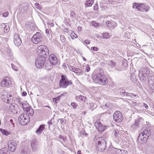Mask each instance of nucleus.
Instances as JSON below:
<instances>
[{
  "mask_svg": "<svg viewBox=\"0 0 154 154\" xmlns=\"http://www.w3.org/2000/svg\"><path fill=\"white\" fill-rule=\"evenodd\" d=\"M17 106V104L13 103H11L10 105V107L12 111H13V110H15V108Z\"/></svg>",
  "mask_w": 154,
  "mask_h": 154,
  "instance_id": "34",
  "label": "nucleus"
},
{
  "mask_svg": "<svg viewBox=\"0 0 154 154\" xmlns=\"http://www.w3.org/2000/svg\"><path fill=\"white\" fill-rule=\"evenodd\" d=\"M149 137V135H139L137 140L139 141L140 140L143 142L146 141Z\"/></svg>",
  "mask_w": 154,
  "mask_h": 154,
  "instance_id": "23",
  "label": "nucleus"
},
{
  "mask_svg": "<svg viewBox=\"0 0 154 154\" xmlns=\"http://www.w3.org/2000/svg\"><path fill=\"white\" fill-rule=\"evenodd\" d=\"M60 39L62 42H64L65 41V38L64 35L60 36Z\"/></svg>",
  "mask_w": 154,
  "mask_h": 154,
  "instance_id": "57",
  "label": "nucleus"
},
{
  "mask_svg": "<svg viewBox=\"0 0 154 154\" xmlns=\"http://www.w3.org/2000/svg\"><path fill=\"white\" fill-rule=\"evenodd\" d=\"M90 70V67L88 65H87L86 68V70L87 72H88Z\"/></svg>",
  "mask_w": 154,
  "mask_h": 154,
  "instance_id": "60",
  "label": "nucleus"
},
{
  "mask_svg": "<svg viewBox=\"0 0 154 154\" xmlns=\"http://www.w3.org/2000/svg\"><path fill=\"white\" fill-rule=\"evenodd\" d=\"M127 96L128 97L130 98L131 97L133 99H137V96L135 94L129 93L127 94Z\"/></svg>",
  "mask_w": 154,
  "mask_h": 154,
  "instance_id": "33",
  "label": "nucleus"
},
{
  "mask_svg": "<svg viewBox=\"0 0 154 154\" xmlns=\"http://www.w3.org/2000/svg\"><path fill=\"white\" fill-rule=\"evenodd\" d=\"M70 37L72 39L74 38H76L77 37V36L76 35L74 32H72L70 34Z\"/></svg>",
  "mask_w": 154,
  "mask_h": 154,
  "instance_id": "39",
  "label": "nucleus"
},
{
  "mask_svg": "<svg viewBox=\"0 0 154 154\" xmlns=\"http://www.w3.org/2000/svg\"><path fill=\"white\" fill-rule=\"evenodd\" d=\"M45 32L48 36H51V32L49 29H46L45 30Z\"/></svg>",
  "mask_w": 154,
  "mask_h": 154,
  "instance_id": "45",
  "label": "nucleus"
},
{
  "mask_svg": "<svg viewBox=\"0 0 154 154\" xmlns=\"http://www.w3.org/2000/svg\"><path fill=\"white\" fill-rule=\"evenodd\" d=\"M72 84V81L69 79L66 75H62L61 79L59 83V86L60 88H66L68 86Z\"/></svg>",
  "mask_w": 154,
  "mask_h": 154,
  "instance_id": "2",
  "label": "nucleus"
},
{
  "mask_svg": "<svg viewBox=\"0 0 154 154\" xmlns=\"http://www.w3.org/2000/svg\"><path fill=\"white\" fill-rule=\"evenodd\" d=\"M120 151L122 152L121 154H127L128 153V151L125 150H120Z\"/></svg>",
  "mask_w": 154,
  "mask_h": 154,
  "instance_id": "52",
  "label": "nucleus"
},
{
  "mask_svg": "<svg viewBox=\"0 0 154 154\" xmlns=\"http://www.w3.org/2000/svg\"><path fill=\"white\" fill-rule=\"evenodd\" d=\"M49 60L50 63L53 65L56 64L58 62L57 58L54 54L50 55L49 57Z\"/></svg>",
  "mask_w": 154,
  "mask_h": 154,
  "instance_id": "15",
  "label": "nucleus"
},
{
  "mask_svg": "<svg viewBox=\"0 0 154 154\" xmlns=\"http://www.w3.org/2000/svg\"><path fill=\"white\" fill-rule=\"evenodd\" d=\"M7 54L9 56H11L12 53L11 51L9 48H8L7 50Z\"/></svg>",
  "mask_w": 154,
  "mask_h": 154,
  "instance_id": "42",
  "label": "nucleus"
},
{
  "mask_svg": "<svg viewBox=\"0 0 154 154\" xmlns=\"http://www.w3.org/2000/svg\"><path fill=\"white\" fill-rule=\"evenodd\" d=\"M114 131V135H116V134H118L119 135H120L121 134H124V133L125 132L124 131H119L117 130H115Z\"/></svg>",
  "mask_w": 154,
  "mask_h": 154,
  "instance_id": "38",
  "label": "nucleus"
},
{
  "mask_svg": "<svg viewBox=\"0 0 154 154\" xmlns=\"http://www.w3.org/2000/svg\"><path fill=\"white\" fill-rule=\"evenodd\" d=\"M60 99V97H57L56 98H55L53 99L54 102L57 103L58 100H59Z\"/></svg>",
  "mask_w": 154,
  "mask_h": 154,
  "instance_id": "51",
  "label": "nucleus"
},
{
  "mask_svg": "<svg viewBox=\"0 0 154 154\" xmlns=\"http://www.w3.org/2000/svg\"><path fill=\"white\" fill-rule=\"evenodd\" d=\"M42 37L39 32H37L32 37L31 40L32 42L35 44H37L40 42L42 40Z\"/></svg>",
  "mask_w": 154,
  "mask_h": 154,
  "instance_id": "9",
  "label": "nucleus"
},
{
  "mask_svg": "<svg viewBox=\"0 0 154 154\" xmlns=\"http://www.w3.org/2000/svg\"><path fill=\"white\" fill-rule=\"evenodd\" d=\"M20 8H19V10L22 13H23L25 12L27 9V6L26 5L24 4L22 6H20Z\"/></svg>",
  "mask_w": 154,
  "mask_h": 154,
  "instance_id": "26",
  "label": "nucleus"
},
{
  "mask_svg": "<svg viewBox=\"0 0 154 154\" xmlns=\"http://www.w3.org/2000/svg\"><path fill=\"white\" fill-rule=\"evenodd\" d=\"M14 42L15 45L17 46L20 45L22 43V41L17 34H15L14 35Z\"/></svg>",
  "mask_w": 154,
  "mask_h": 154,
  "instance_id": "16",
  "label": "nucleus"
},
{
  "mask_svg": "<svg viewBox=\"0 0 154 154\" xmlns=\"http://www.w3.org/2000/svg\"><path fill=\"white\" fill-rule=\"evenodd\" d=\"M138 104V103H136V102L133 101L132 102V104L133 106H137V104Z\"/></svg>",
  "mask_w": 154,
  "mask_h": 154,
  "instance_id": "63",
  "label": "nucleus"
},
{
  "mask_svg": "<svg viewBox=\"0 0 154 154\" xmlns=\"http://www.w3.org/2000/svg\"><path fill=\"white\" fill-rule=\"evenodd\" d=\"M61 124H64L66 123V120L64 119H60Z\"/></svg>",
  "mask_w": 154,
  "mask_h": 154,
  "instance_id": "53",
  "label": "nucleus"
},
{
  "mask_svg": "<svg viewBox=\"0 0 154 154\" xmlns=\"http://www.w3.org/2000/svg\"><path fill=\"white\" fill-rule=\"evenodd\" d=\"M106 23L107 26L110 29H113L117 25V24L115 21H112V20L107 21Z\"/></svg>",
  "mask_w": 154,
  "mask_h": 154,
  "instance_id": "19",
  "label": "nucleus"
},
{
  "mask_svg": "<svg viewBox=\"0 0 154 154\" xmlns=\"http://www.w3.org/2000/svg\"><path fill=\"white\" fill-rule=\"evenodd\" d=\"M31 146L33 151H36L38 147V144H37L36 140L35 139H33L31 141Z\"/></svg>",
  "mask_w": 154,
  "mask_h": 154,
  "instance_id": "18",
  "label": "nucleus"
},
{
  "mask_svg": "<svg viewBox=\"0 0 154 154\" xmlns=\"http://www.w3.org/2000/svg\"><path fill=\"white\" fill-rule=\"evenodd\" d=\"M45 110H48V111H50L51 110V108L48 106H47L45 107Z\"/></svg>",
  "mask_w": 154,
  "mask_h": 154,
  "instance_id": "59",
  "label": "nucleus"
},
{
  "mask_svg": "<svg viewBox=\"0 0 154 154\" xmlns=\"http://www.w3.org/2000/svg\"><path fill=\"white\" fill-rule=\"evenodd\" d=\"M45 58V57H38L35 64L36 66L38 68H42L44 64Z\"/></svg>",
  "mask_w": 154,
  "mask_h": 154,
  "instance_id": "7",
  "label": "nucleus"
},
{
  "mask_svg": "<svg viewBox=\"0 0 154 154\" xmlns=\"http://www.w3.org/2000/svg\"><path fill=\"white\" fill-rule=\"evenodd\" d=\"M139 127V126L137 125L135 123H134L131 126V130L132 131H135Z\"/></svg>",
  "mask_w": 154,
  "mask_h": 154,
  "instance_id": "27",
  "label": "nucleus"
},
{
  "mask_svg": "<svg viewBox=\"0 0 154 154\" xmlns=\"http://www.w3.org/2000/svg\"><path fill=\"white\" fill-rule=\"evenodd\" d=\"M31 109H32V107H31L30 106H26L25 109L24 110V111H26V112H29V111H30L31 110Z\"/></svg>",
  "mask_w": 154,
  "mask_h": 154,
  "instance_id": "43",
  "label": "nucleus"
},
{
  "mask_svg": "<svg viewBox=\"0 0 154 154\" xmlns=\"http://www.w3.org/2000/svg\"><path fill=\"white\" fill-rule=\"evenodd\" d=\"M92 24L94 25L95 27H97L98 25V24L95 21H93L92 23Z\"/></svg>",
  "mask_w": 154,
  "mask_h": 154,
  "instance_id": "61",
  "label": "nucleus"
},
{
  "mask_svg": "<svg viewBox=\"0 0 154 154\" xmlns=\"http://www.w3.org/2000/svg\"><path fill=\"white\" fill-rule=\"evenodd\" d=\"M8 14L9 13L8 11H7L2 14V17H7L8 16Z\"/></svg>",
  "mask_w": 154,
  "mask_h": 154,
  "instance_id": "46",
  "label": "nucleus"
},
{
  "mask_svg": "<svg viewBox=\"0 0 154 154\" xmlns=\"http://www.w3.org/2000/svg\"><path fill=\"white\" fill-rule=\"evenodd\" d=\"M3 99L4 101L7 103H10L13 102V97L11 94H8L6 97Z\"/></svg>",
  "mask_w": 154,
  "mask_h": 154,
  "instance_id": "21",
  "label": "nucleus"
},
{
  "mask_svg": "<svg viewBox=\"0 0 154 154\" xmlns=\"http://www.w3.org/2000/svg\"><path fill=\"white\" fill-rule=\"evenodd\" d=\"M91 49L93 51H98L99 50L98 48L95 47H92L91 48Z\"/></svg>",
  "mask_w": 154,
  "mask_h": 154,
  "instance_id": "55",
  "label": "nucleus"
},
{
  "mask_svg": "<svg viewBox=\"0 0 154 154\" xmlns=\"http://www.w3.org/2000/svg\"><path fill=\"white\" fill-rule=\"evenodd\" d=\"M149 8L150 7L149 5H146L143 3L139 5L138 10L143 12H146L149 10Z\"/></svg>",
  "mask_w": 154,
  "mask_h": 154,
  "instance_id": "12",
  "label": "nucleus"
},
{
  "mask_svg": "<svg viewBox=\"0 0 154 154\" xmlns=\"http://www.w3.org/2000/svg\"><path fill=\"white\" fill-rule=\"evenodd\" d=\"M70 17H71L73 18H75V13L73 12L72 11L71 12L70 14Z\"/></svg>",
  "mask_w": 154,
  "mask_h": 154,
  "instance_id": "50",
  "label": "nucleus"
},
{
  "mask_svg": "<svg viewBox=\"0 0 154 154\" xmlns=\"http://www.w3.org/2000/svg\"><path fill=\"white\" fill-rule=\"evenodd\" d=\"M70 70L74 72L75 73L77 74L78 75H82L83 74L82 71L81 69L76 68L74 67H72L70 68Z\"/></svg>",
  "mask_w": 154,
  "mask_h": 154,
  "instance_id": "22",
  "label": "nucleus"
},
{
  "mask_svg": "<svg viewBox=\"0 0 154 154\" xmlns=\"http://www.w3.org/2000/svg\"><path fill=\"white\" fill-rule=\"evenodd\" d=\"M79 98L80 100H82L83 101H85L86 99L85 97L82 95H80Z\"/></svg>",
  "mask_w": 154,
  "mask_h": 154,
  "instance_id": "49",
  "label": "nucleus"
},
{
  "mask_svg": "<svg viewBox=\"0 0 154 154\" xmlns=\"http://www.w3.org/2000/svg\"><path fill=\"white\" fill-rule=\"evenodd\" d=\"M148 82L149 88L152 90H154V75L149 77Z\"/></svg>",
  "mask_w": 154,
  "mask_h": 154,
  "instance_id": "17",
  "label": "nucleus"
},
{
  "mask_svg": "<svg viewBox=\"0 0 154 154\" xmlns=\"http://www.w3.org/2000/svg\"><path fill=\"white\" fill-rule=\"evenodd\" d=\"M22 106L23 107V109H24L27 106V105H28L27 104L25 103H22Z\"/></svg>",
  "mask_w": 154,
  "mask_h": 154,
  "instance_id": "56",
  "label": "nucleus"
},
{
  "mask_svg": "<svg viewBox=\"0 0 154 154\" xmlns=\"http://www.w3.org/2000/svg\"><path fill=\"white\" fill-rule=\"evenodd\" d=\"M109 65L112 68H113L116 65V63L113 60H110L108 63Z\"/></svg>",
  "mask_w": 154,
  "mask_h": 154,
  "instance_id": "35",
  "label": "nucleus"
},
{
  "mask_svg": "<svg viewBox=\"0 0 154 154\" xmlns=\"http://www.w3.org/2000/svg\"><path fill=\"white\" fill-rule=\"evenodd\" d=\"M44 129V125H40L36 131L35 132L37 134H41Z\"/></svg>",
  "mask_w": 154,
  "mask_h": 154,
  "instance_id": "24",
  "label": "nucleus"
},
{
  "mask_svg": "<svg viewBox=\"0 0 154 154\" xmlns=\"http://www.w3.org/2000/svg\"><path fill=\"white\" fill-rule=\"evenodd\" d=\"M103 38H108L111 36L108 33H103L102 34Z\"/></svg>",
  "mask_w": 154,
  "mask_h": 154,
  "instance_id": "37",
  "label": "nucleus"
},
{
  "mask_svg": "<svg viewBox=\"0 0 154 154\" xmlns=\"http://www.w3.org/2000/svg\"><path fill=\"white\" fill-rule=\"evenodd\" d=\"M94 125L97 129L99 132L103 131L105 129V127L99 121H96Z\"/></svg>",
  "mask_w": 154,
  "mask_h": 154,
  "instance_id": "13",
  "label": "nucleus"
},
{
  "mask_svg": "<svg viewBox=\"0 0 154 154\" xmlns=\"http://www.w3.org/2000/svg\"><path fill=\"white\" fill-rule=\"evenodd\" d=\"M37 52L38 55V57H46L49 55V50L45 45H40L37 49Z\"/></svg>",
  "mask_w": 154,
  "mask_h": 154,
  "instance_id": "3",
  "label": "nucleus"
},
{
  "mask_svg": "<svg viewBox=\"0 0 154 154\" xmlns=\"http://www.w3.org/2000/svg\"><path fill=\"white\" fill-rule=\"evenodd\" d=\"M11 67L15 71H17L18 70L17 67L13 64H11Z\"/></svg>",
  "mask_w": 154,
  "mask_h": 154,
  "instance_id": "47",
  "label": "nucleus"
},
{
  "mask_svg": "<svg viewBox=\"0 0 154 154\" xmlns=\"http://www.w3.org/2000/svg\"><path fill=\"white\" fill-rule=\"evenodd\" d=\"M8 147L10 151L14 152L17 148V144L14 140H11L8 142Z\"/></svg>",
  "mask_w": 154,
  "mask_h": 154,
  "instance_id": "11",
  "label": "nucleus"
},
{
  "mask_svg": "<svg viewBox=\"0 0 154 154\" xmlns=\"http://www.w3.org/2000/svg\"><path fill=\"white\" fill-rule=\"evenodd\" d=\"M4 32L6 33H8L9 30V27H7L6 26L4 28Z\"/></svg>",
  "mask_w": 154,
  "mask_h": 154,
  "instance_id": "48",
  "label": "nucleus"
},
{
  "mask_svg": "<svg viewBox=\"0 0 154 154\" xmlns=\"http://www.w3.org/2000/svg\"><path fill=\"white\" fill-rule=\"evenodd\" d=\"M53 118H52V119L51 120H48V124L49 125V126L50 125H51L52 124V123H51V121H52V119H53Z\"/></svg>",
  "mask_w": 154,
  "mask_h": 154,
  "instance_id": "64",
  "label": "nucleus"
},
{
  "mask_svg": "<svg viewBox=\"0 0 154 154\" xmlns=\"http://www.w3.org/2000/svg\"><path fill=\"white\" fill-rule=\"evenodd\" d=\"M0 131L3 135H9L12 134L11 131L2 128H0Z\"/></svg>",
  "mask_w": 154,
  "mask_h": 154,
  "instance_id": "25",
  "label": "nucleus"
},
{
  "mask_svg": "<svg viewBox=\"0 0 154 154\" xmlns=\"http://www.w3.org/2000/svg\"><path fill=\"white\" fill-rule=\"evenodd\" d=\"M1 95L2 96V98L4 99L5 97H6L8 95V93L5 91L2 90L1 91Z\"/></svg>",
  "mask_w": 154,
  "mask_h": 154,
  "instance_id": "29",
  "label": "nucleus"
},
{
  "mask_svg": "<svg viewBox=\"0 0 154 154\" xmlns=\"http://www.w3.org/2000/svg\"><path fill=\"white\" fill-rule=\"evenodd\" d=\"M151 134L150 128L148 129L147 127H145L142 128L139 135H151Z\"/></svg>",
  "mask_w": 154,
  "mask_h": 154,
  "instance_id": "14",
  "label": "nucleus"
},
{
  "mask_svg": "<svg viewBox=\"0 0 154 154\" xmlns=\"http://www.w3.org/2000/svg\"><path fill=\"white\" fill-rule=\"evenodd\" d=\"M0 154H9V152L7 150V148L4 147L0 150Z\"/></svg>",
  "mask_w": 154,
  "mask_h": 154,
  "instance_id": "28",
  "label": "nucleus"
},
{
  "mask_svg": "<svg viewBox=\"0 0 154 154\" xmlns=\"http://www.w3.org/2000/svg\"><path fill=\"white\" fill-rule=\"evenodd\" d=\"M94 1L93 0H87L85 2V5L87 7L91 6L94 3Z\"/></svg>",
  "mask_w": 154,
  "mask_h": 154,
  "instance_id": "32",
  "label": "nucleus"
},
{
  "mask_svg": "<svg viewBox=\"0 0 154 154\" xmlns=\"http://www.w3.org/2000/svg\"><path fill=\"white\" fill-rule=\"evenodd\" d=\"M71 106H73L74 108H76L77 107L78 105L75 102L72 103H71Z\"/></svg>",
  "mask_w": 154,
  "mask_h": 154,
  "instance_id": "44",
  "label": "nucleus"
},
{
  "mask_svg": "<svg viewBox=\"0 0 154 154\" xmlns=\"http://www.w3.org/2000/svg\"><path fill=\"white\" fill-rule=\"evenodd\" d=\"M139 4H137L136 3H134L133 4V9H137L138 10L139 7Z\"/></svg>",
  "mask_w": 154,
  "mask_h": 154,
  "instance_id": "40",
  "label": "nucleus"
},
{
  "mask_svg": "<svg viewBox=\"0 0 154 154\" xmlns=\"http://www.w3.org/2000/svg\"><path fill=\"white\" fill-rule=\"evenodd\" d=\"M30 150L27 147L25 146L21 147L20 154H30Z\"/></svg>",
  "mask_w": 154,
  "mask_h": 154,
  "instance_id": "20",
  "label": "nucleus"
},
{
  "mask_svg": "<svg viewBox=\"0 0 154 154\" xmlns=\"http://www.w3.org/2000/svg\"><path fill=\"white\" fill-rule=\"evenodd\" d=\"M119 92L120 93L122 97L124 96H127V94H128V92H126L125 90L123 89H120L119 90Z\"/></svg>",
  "mask_w": 154,
  "mask_h": 154,
  "instance_id": "31",
  "label": "nucleus"
},
{
  "mask_svg": "<svg viewBox=\"0 0 154 154\" xmlns=\"http://www.w3.org/2000/svg\"><path fill=\"white\" fill-rule=\"evenodd\" d=\"M30 109L31 110L30 111H29V114L30 116H32L33 115L34 112H33V110L32 109Z\"/></svg>",
  "mask_w": 154,
  "mask_h": 154,
  "instance_id": "54",
  "label": "nucleus"
},
{
  "mask_svg": "<svg viewBox=\"0 0 154 154\" xmlns=\"http://www.w3.org/2000/svg\"><path fill=\"white\" fill-rule=\"evenodd\" d=\"M84 43L87 44V45H89L90 44V42L88 40H85L84 41Z\"/></svg>",
  "mask_w": 154,
  "mask_h": 154,
  "instance_id": "62",
  "label": "nucleus"
},
{
  "mask_svg": "<svg viewBox=\"0 0 154 154\" xmlns=\"http://www.w3.org/2000/svg\"><path fill=\"white\" fill-rule=\"evenodd\" d=\"M98 145L97 149L99 150L104 149L106 146V143L105 140L102 137H98L97 139Z\"/></svg>",
  "mask_w": 154,
  "mask_h": 154,
  "instance_id": "6",
  "label": "nucleus"
},
{
  "mask_svg": "<svg viewBox=\"0 0 154 154\" xmlns=\"http://www.w3.org/2000/svg\"><path fill=\"white\" fill-rule=\"evenodd\" d=\"M109 105L108 103H106L103 105V108L106 109V110H108L109 108Z\"/></svg>",
  "mask_w": 154,
  "mask_h": 154,
  "instance_id": "41",
  "label": "nucleus"
},
{
  "mask_svg": "<svg viewBox=\"0 0 154 154\" xmlns=\"http://www.w3.org/2000/svg\"><path fill=\"white\" fill-rule=\"evenodd\" d=\"M11 84L10 78L8 77H5L1 82V85L3 87H6Z\"/></svg>",
  "mask_w": 154,
  "mask_h": 154,
  "instance_id": "10",
  "label": "nucleus"
},
{
  "mask_svg": "<svg viewBox=\"0 0 154 154\" xmlns=\"http://www.w3.org/2000/svg\"><path fill=\"white\" fill-rule=\"evenodd\" d=\"M96 5L94 6V10H98V7L97 4H96Z\"/></svg>",
  "mask_w": 154,
  "mask_h": 154,
  "instance_id": "58",
  "label": "nucleus"
},
{
  "mask_svg": "<svg viewBox=\"0 0 154 154\" xmlns=\"http://www.w3.org/2000/svg\"><path fill=\"white\" fill-rule=\"evenodd\" d=\"M143 119L141 117H138L135 121V123L137 125L139 126L140 123L143 120Z\"/></svg>",
  "mask_w": 154,
  "mask_h": 154,
  "instance_id": "30",
  "label": "nucleus"
},
{
  "mask_svg": "<svg viewBox=\"0 0 154 154\" xmlns=\"http://www.w3.org/2000/svg\"><path fill=\"white\" fill-rule=\"evenodd\" d=\"M92 79L95 83H98L103 85H106L108 83L107 80L103 72L94 75Z\"/></svg>",
  "mask_w": 154,
  "mask_h": 154,
  "instance_id": "1",
  "label": "nucleus"
},
{
  "mask_svg": "<svg viewBox=\"0 0 154 154\" xmlns=\"http://www.w3.org/2000/svg\"><path fill=\"white\" fill-rule=\"evenodd\" d=\"M29 116L26 113L20 114L18 117L20 124L23 125H27L30 122Z\"/></svg>",
  "mask_w": 154,
  "mask_h": 154,
  "instance_id": "4",
  "label": "nucleus"
},
{
  "mask_svg": "<svg viewBox=\"0 0 154 154\" xmlns=\"http://www.w3.org/2000/svg\"><path fill=\"white\" fill-rule=\"evenodd\" d=\"M97 106V105L93 103L90 102L89 103V107L91 109H94L96 108Z\"/></svg>",
  "mask_w": 154,
  "mask_h": 154,
  "instance_id": "36",
  "label": "nucleus"
},
{
  "mask_svg": "<svg viewBox=\"0 0 154 154\" xmlns=\"http://www.w3.org/2000/svg\"><path fill=\"white\" fill-rule=\"evenodd\" d=\"M149 71L147 68L142 69L139 73V77L141 80L146 81L149 75Z\"/></svg>",
  "mask_w": 154,
  "mask_h": 154,
  "instance_id": "5",
  "label": "nucleus"
},
{
  "mask_svg": "<svg viewBox=\"0 0 154 154\" xmlns=\"http://www.w3.org/2000/svg\"><path fill=\"white\" fill-rule=\"evenodd\" d=\"M123 119L122 113L119 111H116L113 115V119L116 122H120Z\"/></svg>",
  "mask_w": 154,
  "mask_h": 154,
  "instance_id": "8",
  "label": "nucleus"
}]
</instances>
